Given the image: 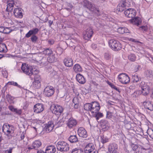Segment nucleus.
Listing matches in <instances>:
<instances>
[{
	"label": "nucleus",
	"mask_w": 153,
	"mask_h": 153,
	"mask_svg": "<svg viewBox=\"0 0 153 153\" xmlns=\"http://www.w3.org/2000/svg\"><path fill=\"white\" fill-rule=\"evenodd\" d=\"M24 137H25V134L24 133H22L21 134V136H20V138H21V140H22L24 138Z\"/></svg>",
	"instance_id": "obj_61"
},
{
	"label": "nucleus",
	"mask_w": 153,
	"mask_h": 153,
	"mask_svg": "<svg viewBox=\"0 0 153 153\" xmlns=\"http://www.w3.org/2000/svg\"><path fill=\"white\" fill-rule=\"evenodd\" d=\"M147 133L150 138L153 139V130L151 128L148 129Z\"/></svg>",
	"instance_id": "obj_44"
},
{
	"label": "nucleus",
	"mask_w": 153,
	"mask_h": 153,
	"mask_svg": "<svg viewBox=\"0 0 153 153\" xmlns=\"http://www.w3.org/2000/svg\"><path fill=\"white\" fill-rule=\"evenodd\" d=\"M104 57L106 59L108 60L111 58V55L109 53H105L104 55Z\"/></svg>",
	"instance_id": "obj_51"
},
{
	"label": "nucleus",
	"mask_w": 153,
	"mask_h": 153,
	"mask_svg": "<svg viewBox=\"0 0 153 153\" xmlns=\"http://www.w3.org/2000/svg\"><path fill=\"white\" fill-rule=\"evenodd\" d=\"M84 108L85 110L90 111L94 114L98 112L100 109L99 104L97 102L86 103L84 105Z\"/></svg>",
	"instance_id": "obj_2"
},
{
	"label": "nucleus",
	"mask_w": 153,
	"mask_h": 153,
	"mask_svg": "<svg viewBox=\"0 0 153 153\" xmlns=\"http://www.w3.org/2000/svg\"><path fill=\"white\" fill-rule=\"evenodd\" d=\"M130 2L127 0H122L120 1V3L117 6V10L119 11L122 12L129 7Z\"/></svg>",
	"instance_id": "obj_5"
},
{
	"label": "nucleus",
	"mask_w": 153,
	"mask_h": 153,
	"mask_svg": "<svg viewBox=\"0 0 153 153\" xmlns=\"http://www.w3.org/2000/svg\"><path fill=\"white\" fill-rule=\"evenodd\" d=\"M12 30L10 29V27H6L5 28H4V33L5 34H8L11 32Z\"/></svg>",
	"instance_id": "obj_47"
},
{
	"label": "nucleus",
	"mask_w": 153,
	"mask_h": 153,
	"mask_svg": "<svg viewBox=\"0 0 153 153\" xmlns=\"http://www.w3.org/2000/svg\"><path fill=\"white\" fill-rule=\"evenodd\" d=\"M108 150L109 153H119L117 145L114 143L110 144L108 146Z\"/></svg>",
	"instance_id": "obj_13"
},
{
	"label": "nucleus",
	"mask_w": 153,
	"mask_h": 153,
	"mask_svg": "<svg viewBox=\"0 0 153 153\" xmlns=\"http://www.w3.org/2000/svg\"><path fill=\"white\" fill-rule=\"evenodd\" d=\"M8 108L9 110H10L11 111L13 112H14L16 108H15L12 105H10L8 107Z\"/></svg>",
	"instance_id": "obj_57"
},
{
	"label": "nucleus",
	"mask_w": 153,
	"mask_h": 153,
	"mask_svg": "<svg viewBox=\"0 0 153 153\" xmlns=\"http://www.w3.org/2000/svg\"><path fill=\"white\" fill-rule=\"evenodd\" d=\"M132 22L135 25H138L141 23L140 19L139 17H136L132 20Z\"/></svg>",
	"instance_id": "obj_35"
},
{
	"label": "nucleus",
	"mask_w": 153,
	"mask_h": 153,
	"mask_svg": "<svg viewBox=\"0 0 153 153\" xmlns=\"http://www.w3.org/2000/svg\"><path fill=\"white\" fill-rule=\"evenodd\" d=\"M93 33V29L91 27H89L83 33V38L86 40L89 39L92 37Z\"/></svg>",
	"instance_id": "obj_10"
},
{
	"label": "nucleus",
	"mask_w": 153,
	"mask_h": 153,
	"mask_svg": "<svg viewBox=\"0 0 153 153\" xmlns=\"http://www.w3.org/2000/svg\"><path fill=\"white\" fill-rule=\"evenodd\" d=\"M74 71L76 73L81 72L83 71L81 66L79 64H76L74 65L73 67Z\"/></svg>",
	"instance_id": "obj_28"
},
{
	"label": "nucleus",
	"mask_w": 153,
	"mask_h": 153,
	"mask_svg": "<svg viewBox=\"0 0 153 153\" xmlns=\"http://www.w3.org/2000/svg\"><path fill=\"white\" fill-rule=\"evenodd\" d=\"M136 10L132 8H128L125 10L124 14L125 16L129 18H133L136 15Z\"/></svg>",
	"instance_id": "obj_12"
},
{
	"label": "nucleus",
	"mask_w": 153,
	"mask_h": 153,
	"mask_svg": "<svg viewBox=\"0 0 153 153\" xmlns=\"http://www.w3.org/2000/svg\"><path fill=\"white\" fill-rule=\"evenodd\" d=\"M27 149L29 150H30L32 149H34V148H33V144H32V145L30 146H28Z\"/></svg>",
	"instance_id": "obj_62"
},
{
	"label": "nucleus",
	"mask_w": 153,
	"mask_h": 153,
	"mask_svg": "<svg viewBox=\"0 0 153 153\" xmlns=\"http://www.w3.org/2000/svg\"><path fill=\"white\" fill-rule=\"evenodd\" d=\"M136 57L135 55L133 53L129 54L128 56V59L131 61L134 62L135 60Z\"/></svg>",
	"instance_id": "obj_40"
},
{
	"label": "nucleus",
	"mask_w": 153,
	"mask_h": 153,
	"mask_svg": "<svg viewBox=\"0 0 153 153\" xmlns=\"http://www.w3.org/2000/svg\"><path fill=\"white\" fill-rule=\"evenodd\" d=\"M95 149L94 146L91 143L88 144L84 148V150L85 153H91Z\"/></svg>",
	"instance_id": "obj_15"
},
{
	"label": "nucleus",
	"mask_w": 153,
	"mask_h": 153,
	"mask_svg": "<svg viewBox=\"0 0 153 153\" xmlns=\"http://www.w3.org/2000/svg\"><path fill=\"white\" fill-rule=\"evenodd\" d=\"M22 12V10L21 8H16L14 10V15L17 18H22L23 17Z\"/></svg>",
	"instance_id": "obj_22"
},
{
	"label": "nucleus",
	"mask_w": 153,
	"mask_h": 153,
	"mask_svg": "<svg viewBox=\"0 0 153 153\" xmlns=\"http://www.w3.org/2000/svg\"><path fill=\"white\" fill-rule=\"evenodd\" d=\"M73 102L74 104H79V101L78 98L76 97H74L73 99Z\"/></svg>",
	"instance_id": "obj_52"
},
{
	"label": "nucleus",
	"mask_w": 153,
	"mask_h": 153,
	"mask_svg": "<svg viewBox=\"0 0 153 153\" xmlns=\"http://www.w3.org/2000/svg\"><path fill=\"white\" fill-rule=\"evenodd\" d=\"M38 39L37 37L35 35H33L30 38V39L32 42L36 43Z\"/></svg>",
	"instance_id": "obj_46"
},
{
	"label": "nucleus",
	"mask_w": 153,
	"mask_h": 153,
	"mask_svg": "<svg viewBox=\"0 0 153 153\" xmlns=\"http://www.w3.org/2000/svg\"><path fill=\"white\" fill-rule=\"evenodd\" d=\"M140 30L143 31H146L148 29V27L146 25L140 27Z\"/></svg>",
	"instance_id": "obj_48"
},
{
	"label": "nucleus",
	"mask_w": 153,
	"mask_h": 153,
	"mask_svg": "<svg viewBox=\"0 0 153 153\" xmlns=\"http://www.w3.org/2000/svg\"><path fill=\"white\" fill-rule=\"evenodd\" d=\"M7 51V49L5 44L4 43H0V52L6 53Z\"/></svg>",
	"instance_id": "obj_29"
},
{
	"label": "nucleus",
	"mask_w": 153,
	"mask_h": 153,
	"mask_svg": "<svg viewBox=\"0 0 153 153\" xmlns=\"http://www.w3.org/2000/svg\"><path fill=\"white\" fill-rule=\"evenodd\" d=\"M73 60L70 57L65 58L63 62L65 66L68 67H71L73 64Z\"/></svg>",
	"instance_id": "obj_21"
},
{
	"label": "nucleus",
	"mask_w": 153,
	"mask_h": 153,
	"mask_svg": "<svg viewBox=\"0 0 153 153\" xmlns=\"http://www.w3.org/2000/svg\"><path fill=\"white\" fill-rule=\"evenodd\" d=\"M141 84L143 85V86H141L142 93L144 95H146L148 94L149 93L150 87L149 86L147 85L146 84H145L144 82H141Z\"/></svg>",
	"instance_id": "obj_16"
},
{
	"label": "nucleus",
	"mask_w": 153,
	"mask_h": 153,
	"mask_svg": "<svg viewBox=\"0 0 153 153\" xmlns=\"http://www.w3.org/2000/svg\"><path fill=\"white\" fill-rule=\"evenodd\" d=\"M101 127L103 129L106 130L109 128V126L108 122L106 120H103L101 123Z\"/></svg>",
	"instance_id": "obj_33"
},
{
	"label": "nucleus",
	"mask_w": 153,
	"mask_h": 153,
	"mask_svg": "<svg viewBox=\"0 0 153 153\" xmlns=\"http://www.w3.org/2000/svg\"><path fill=\"white\" fill-rule=\"evenodd\" d=\"M44 109V105L42 103H37L34 107V112L36 113H39L42 112Z\"/></svg>",
	"instance_id": "obj_17"
},
{
	"label": "nucleus",
	"mask_w": 153,
	"mask_h": 153,
	"mask_svg": "<svg viewBox=\"0 0 153 153\" xmlns=\"http://www.w3.org/2000/svg\"><path fill=\"white\" fill-rule=\"evenodd\" d=\"M78 134L80 137L82 138H86L88 136L87 131L83 127H80L78 129Z\"/></svg>",
	"instance_id": "obj_19"
},
{
	"label": "nucleus",
	"mask_w": 153,
	"mask_h": 153,
	"mask_svg": "<svg viewBox=\"0 0 153 153\" xmlns=\"http://www.w3.org/2000/svg\"><path fill=\"white\" fill-rule=\"evenodd\" d=\"M12 148H10L9 149L5 150L4 153H12Z\"/></svg>",
	"instance_id": "obj_56"
},
{
	"label": "nucleus",
	"mask_w": 153,
	"mask_h": 153,
	"mask_svg": "<svg viewBox=\"0 0 153 153\" xmlns=\"http://www.w3.org/2000/svg\"><path fill=\"white\" fill-rule=\"evenodd\" d=\"M129 31L127 28L124 27H119L117 29L118 32L120 34H123L125 33H128Z\"/></svg>",
	"instance_id": "obj_31"
},
{
	"label": "nucleus",
	"mask_w": 153,
	"mask_h": 153,
	"mask_svg": "<svg viewBox=\"0 0 153 153\" xmlns=\"http://www.w3.org/2000/svg\"><path fill=\"white\" fill-rule=\"evenodd\" d=\"M32 144L34 149H37L41 146L42 143L39 140H37L34 141Z\"/></svg>",
	"instance_id": "obj_34"
},
{
	"label": "nucleus",
	"mask_w": 153,
	"mask_h": 153,
	"mask_svg": "<svg viewBox=\"0 0 153 153\" xmlns=\"http://www.w3.org/2000/svg\"><path fill=\"white\" fill-rule=\"evenodd\" d=\"M2 130L3 132L4 133L13 132L14 127L12 125L5 124L3 125Z\"/></svg>",
	"instance_id": "obj_14"
},
{
	"label": "nucleus",
	"mask_w": 153,
	"mask_h": 153,
	"mask_svg": "<svg viewBox=\"0 0 153 153\" xmlns=\"http://www.w3.org/2000/svg\"><path fill=\"white\" fill-rule=\"evenodd\" d=\"M140 68V66L139 65H136L135 66V70L136 71H137L139 70Z\"/></svg>",
	"instance_id": "obj_60"
},
{
	"label": "nucleus",
	"mask_w": 153,
	"mask_h": 153,
	"mask_svg": "<svg viewBox=\"0 0 153 153\" xmlns=\"http://www.w3.org/2000/svg\"><path fill=\"white\" fill-rule=\"evenodd\" d=\"M114 112H111L110 111H108L107 112V116L108 117H111L114 114Z\"/></svg>",
	"instance_id": "obj_53"
},
{
	"label": "nucleus",
	"mask_w": 153,
	"mask_h": 153,
	"mask_svg": "<svg viewBox=\"0 0 153 153\" xmlns=\"http://www.w3.org/2000/svg\"><path fill=\"white\" fill-rule=\"evenodd\" d=\"M145 74L148 78L153 79V71L151 70H147L146 71Z\"/></svg>",
	"instance_id": "obj_37"
},
{
	"label": "nucleus",
	"mask_w": 153,
	"mask_h": 153,
	"mask_svg": "<svg viewBox=\"0 0 153 153\" xmlns=\"http://www.w3.org/2000/svg\"><path fill=\"white\" fill-rule=\"evenodd\" d=\"M14 112L17 114H20L22 113V110L20 109H17V108H16Z\"/></svg>",
	"instance_id": "obj_55"
},
{
	"label": "nucleus",
	"mask_w": 153,
	"mask_h": 153,
	"mask_svg": "<svg viewBox=\"0 0 153 153\" xmlns=\"http://www.w3.org/2000/svg\"><path fill=\"white\" fill-rule=\"evenodd\" d=\"M4 27L2 26L0 27V32L3 33L4 32Z\"/></svg>",
	"instance_id": "obj_59"
},
{
	"label": "nucleus",
	"mask_w": 153,
	"mask_h": 153,
	"mask_svg": "<svg viewBox=\"0 0 153 153\" xmlns=\"http://www.w3.org/2000/svg\"><path fill=\"white\" fill-rule=\"evenodd\" d=\"M13 132H11L10 133H4L5 134L6 136L7 137L8 139H10L12 138V134Z\"/></svg>",
	"instance_id": "obj_49"
},
{
	"label": "nucleus",
	"mask_w": 153,
	"mask_h": 153,
	"mask_svg": "<svg viewBox=\"0 0 153 153\" xmlns=\"http://www.w3.org/2000/svg\"><path fill=\"white\" fill-rule=\"evenodd\" d=\"M39 30L36 28L33 29L29 31L26 34L25 37L27 38L30 37L31 35H35L39 32Z\"/></svg>",
	"instance_id": "obj_23"
},
{
	"label": "nucleus",
	"mask_w": 153,
	"mask_h": 153,
	"mask_svg": "<svg viewBox=\"0 0 153 153\" xmlns=\"http://www.w3.org/2000/svg\"><path fill=\"white\" fill-rule=\"evenodd\" d=\"M77 124V121L73 118H70L67 123V126L69 128H73Z\"/></svg>",
	"instance_id": "obj_18"
},
{
	"label": "nucleus",
	"mask_w": 153,
	"mask_h": 153,
	"mask_svg": "<svg viewBox=\"0 0 153 153\" xmlns=\"http://www.w3.org/2000/svg\"><path fill=\"white\" fill-rule=\"evenodd\" d=\"M131 147L133 150H135L138 148V146L137 145L134 144H132L131 145Z\"/></svg>",
	"instance_id": "obj_54"
},
{
	"label": "nucleus",
	"mask_w": 153,
	"mask_h": 153,
	"mask_svg": "<svg viewBox=\"0 0 153 153\" xmlns=\"http://www.w3.org/2000/svg\"><path fill=\"white\" fill-rule=\"evenodd\" d=\"M6 98L7 101L10 104H13L14 103V97L10 95L7 94L6 96Z\"/></svg>",
	"instance_id": "obj_32"
},
{
	"label": "nucleus",
	"mask_w": 153,
	"mask_h": 153,
	"mask_svg": "<svg viewBox=\"0 0 153 153\" xmlns=\"http://www.w3.org/2000/svg\"><path fill=\"white\" fill-rule=\"evenodd\" d=\"M109 47L113 50L117 51L121 49V45L120 42L115 40L111 39L108 42Z\"/></svg>",
	"instance_id": "obj_6"
},
{
	"label": "nucleus",
	"mask_w": 153,
	"mask_h": 153,
	"mask_svg": "<svg viewBox=\"0 0 153 153\" xmlns=\"http://www.w3.org/2000/svg\"><path fill=\"white\" fill-rule=\"evenodd\" d=\"M54 127V125L53 122L52 121H49L48 123L46 124L45 128L46 131L49 133L52 131Z\"/></svg>",
	"instance_id": "obj_20"
},
{
	"label": "nucleus",
	"mask_w": 153,
	"mask_h": 153,
	"mask_svg": "<svg viewBox=\"0 0 153 153\" xmlns=\"http://www.w3.org/2000/svg\"><path fill=\"white\" fill-rule=\"evenodd\" d=\"M71 153H83V152L81 149L75 148L72 150Z\"/></svg>",
	"instance_id": "obj_45"
},
{
	"label": "nucleus",
	"mask_w": 153,
	"mask_h": 153,
	"mask_svg": "<svg viewBox=\"0 0 153 153\" xmlns=\"http://www.w3.org/2000/svg\"><path fill=\"white\" fill-rule=\"evenodd\" d=\"M118 78L119 81L124 84H126L129 83L130 80L128 75L125 73H122L119 74Z\"/></svg>",
	"instance_id": "obj_7"
},
{
	"label": "nucleus",
	"mask_w": 153,
	"mask_h": 153,
	"mask_svg": "<svg viewBox=\"0 0 153 153\" xmlns=\"http://www.w3.org/2000/svg\"><path fill=\"white\" fill-rule=\"evenodd\" d=\"M56 151L54 146L51 145L47 147L45 150V153H54Z\"/></svg>",
	"instance_id": "obj_27"
},
{
	"label": "nucleus",
	"mask_w": 153,
	"mask_h": 153,
	"mask_svg": "<svg viewBox=\"0 0 153 153\" xmlns=\"http://www.w3.org/2000/svg\"><path fill=\"white\" fill-rule=\"evenodd\" d=\"M94 114L95 115V117L97 120H98L100 118L102 117L103 116L102 113L100 112H98Z\"/></svg>",
	"instance_id": "obj_43"
},
{
	"label": "nucleus",
	"mask_w": 153,
	"mask_h": 153,
	"mask_svg": "<svg viewBox=\"0 0 153 153\" xmlns=\"http://www.w3.org/2000/svg\"><path fill=\"white\" fill-rule=\"evenodd\" d=\"M109 141V139L106 136L103 135L101 137V143L104 144Z\"/></svg>",
	"instance_id": "obj_41"
},
{
	"label": "nucleus",
	"mask_w": 153,
	"mask_h": 153,
	"mask_svg": "<svg viewBox=\"0 0 153 153\" xmlns=\"http://www.w3.org/2000/svg\"><path fill=\"white\" fill-rule=\"evenodd\" d=\"M33 76V79H34V80L33 83V86L36 89L39 88L41 86L40 76L36 74L34 76Z\"/></svg>",
	"instance_id": "obj_11"
},
{
	"label": "nucleus",
	"mask_w": 153,
	"mask_h": 153,
	"mask_svg": "<svg viewBox=\"0 0 153 153\" xmlns=\"http://www.w3.org/2000/svg\"><path fill=\"white\" fill-rule=\"evenodd\" d=\"M56 146L57 150L61 152H67L69 149L68 144L65 141L58 142L56 143Z\"/></svg>",
	"instance_id": "obj_3"
},
{
	"label": "nucleus",
	"mask_w": 153,
	"mask_h": 153,
	"mask_svg": "<svg viewBox=\"0 0 153 153\" xmlns=\"http://www.w3.org/2000/svg\"><path fill=\"white\" fill-rule=\"evenodd\" d=\"M68 140L71 143H77L78 141V138L76 135L70 136L68 138Z\"/></svg>",
	"instance_id": "obj_30"
},
{
	"label": "nucleus",
	"mask_w": 153,
	"mask_h": 153,
	"mask_svg": "<svg viewBox=\"0 0 153 153\" xmlns=\"http://www.w3.org/2000/svg\"><path fill=\"white\" fill-rule=\"evenodd\" d=\"M21 69L23 72L29 76L31 79H33V76H34L38 73V71L33 66H29L26 63H23Z\"/></svg>",
	"instance_id": "obj_1"
},
{
	"label": "nucleus",
	"mask_w": 153,
	"mask_h": 153,
	"mask_svg": "<svg viewBox=\"0 0 153 153\" xmlns=\"http://www.w3.org/2000/svg\"><path fill=\"white\" fill-rule=\"evenodd\" d=\"M37 153H45L44 151L40 150L38 151Z\"/></svg>",
	"instance_id": "obj_64"
},
{
	"label": "nucleus",
	"mask_w": 153,
	"mask_h": 153,
	"mask_svg": "<svg viewBox=\"0 0 153 153\" xmlns=\"http://www.w3.org/2000/svg\"><path fill=\"white\" fill-rule=\"evenodd\" d=\"M76 78L77 81L81 84H84L86 81L85 77L80 74L76 75Z\"/></svg>",
	"instance_id": "obj_25"
},
{
	"label": "nucleus",
	"mask_w": 153,
	"mask_h": 153,
	"mask_svg": "<svg viewBox=\"0 0 153 153\" xmlns=\"http://www.w3.org/2000/svg\"><path fill=\"white\" fill-rule=\"evenodd\" d=\"M52 51L51 49L50 48H46L43 51V53L44 54L47 55H50L52 53Z\"/></svg>",
	"instance_id": "obj_38"
},
{
	"label": "nucleus",
	"mask_w": 153,
	"mask_h": 153,
	"mask_svg": "<svg viewBox=\"0 0 153 153\" xmlns=\"http://www.w3.org/2000/svg\"><path fill=\"white\" fill-rule=\"evenodd\" d=\"M51 109L52 113L57 115H60L63 110V109L61 106L57 105H52Z\"/></svg>",
	"instance_id": "obj_8"
},
{
	"label": "nucleus",
	"mask_w": 153,
	"mask_h": 153,
	"mask_svg": "<svg viewBox=\"0 0 153 153\" xmlns=\"http://www.w3.org/2000/svg\"><path fill=\"white\" fill-rule=\"evenodd\" d=\"M84 7L97 15H98L100 11L99 8L96 7L94 4H92L89 1H85Z\"/></svg>",
	"instance_id": "obj_4"
},
{
	"label": "nucleus",
	"mask_w": 153,
	"mask_h": 153,
	"mask_svg": "<svg viewBox=\"0 0 153 153\" xmlns=\"http://www.w3.org/2000/svg\"><path fill=\"white\" fill-rule=\"evenodd\" d=\"M49 63H52L55 61V57L54 56L52 55L48 56L47 59Z\"/></svg>",
	"instance_id": "obj_39"
},
{
	"label": "nucleus",
	"mask_w": 153,
	"mask_h": 153,
	"mask_svg": "<svg viewBox=\"0 0 153 153\" xmlns=\"http://www.w3.org/2000/svg\"><path fill=\"white\" fill-rule=\"evenodd\" d=\"M140 79V78L136 74L133 76L131 78V80L133 82H138Z\"/></svg>",
	"instance_id": "obj_42"
},
{
	"label": "nucleus",
	"mask_w": 153,
	"mask_h": 153,
	"mask_svg": "<svg viewBox=\"0 0 153 153\" xmlns=\"http://www.w3.org/2000/svg\"><path fill=\"white\" fill-rule=\"evenodd\" d=\"M7 3L6 10L7 11H11L13 10L15 3L14 1L9 0L7 1Z\"/></svg>",
	"instance_id": "obj_24"
},
{
	"label": "nucleus",
	"mask_w": 153,
	"mask_h": 153,
	"mask_svg": "<svg viewBox=\"0 0 153 153\" xmlns=\"http://www.w3.org/2000/svg\"><path fill=\"white\" fill-rule=\"evenodd\" d=\"M145 108L151 111H153V105L149 101H146L143 102Z\"/></svg>",
	"instance_id": "obj_26"
},
{
	"label": "nucleus",
	"mask_w": 153,
	"mask_h": 153,
	"mask_svg": "<svg viewBox=\"0 0 153 153\" xmlns=\"http://www.w3.org/2000/svg\"><path fill=\"white\" fill-rule=\"evenodd\" d=\"M54 92L53 87L49 85L45 88L43 91V93L46 97H49L52 96Z\"/></svg>",
	"instance_id": "obj_9"
},
{
	"label": "nucleus",
	"mask_w": 153,
	"mask_h": 153,
	"mask_svg": "<svg viewBox=\"0 0 153 153\" xmlns=\"http://www.w3.org/2000/svg\"><path fill=\"white\" fill-rule=\"evenodd\" d=\"M6 85H13L20 88H22V86L20 85H19L16 82L13 81L9 82L7 83Z\"/></svg>",
	"instance_id": "obj_36"
},
{
	"label": "nucleus",
	"mask_w": 153,
	"mask_h": 153,
	"mask_svg": "<svg viewBox=\"0 0 153 153\" xmlns=\"http://www.w3.org/2000/svg\"><path fill=\"white\" fill-rule=\"evenodd\" d=\"M111 87V88L114 89L116 91H118L119 92H120V90L118 88H117V87H116V86H115L114 85L111 84L110 85Z\"/></svg>",
	"instance_id": "obj_50"
},
{
	"label": "nucleus",
	"mask_w": 153,
	"mask_h": 153,
	"mask_svg": "<svg viewBox=\"0 0 153 153\" xmlns=\"http://www.w3.org/2000/svg\"><path fill=\"white\" fill-rule=\"evenodd\" d=\"M91 48L93 49H96L97 48V44H92L91 45Z\"/></svg>",
	"instance_id": "obj_58"
},
{
	"label": "nucleus",
	"mask_w": 153,
	"mask_h": 153,
	"mask_svg": "<svg viewBox=\"0 0 153 153\" xmlns=\"http://www.w3.org/2000/svg\"><path fill=\"white\" fill-rule=\"evenodd\" d=\"M74 104V108L76 109L78 108V106H79L78 104Z\"/></svg>",
	"instance_id": "obj_63"
}]
</instances>
